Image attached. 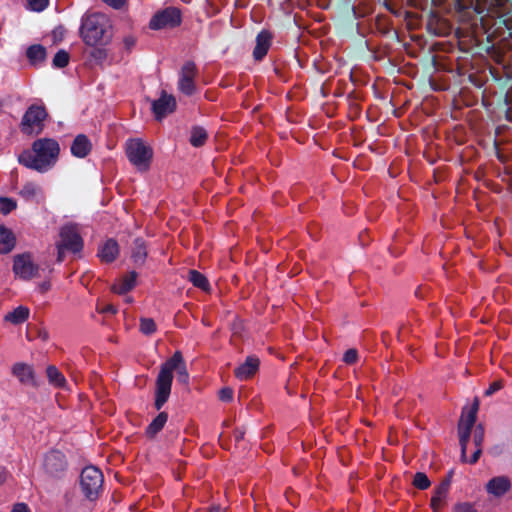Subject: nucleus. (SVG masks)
<instances>
[{
	"label": "nucleus",
	"mask_w": 512,
	"mask_h": 512,
	"mask_svg": "<svg viewBox=\"0 0 512 512\" xmlns=\"http://www.w3.org/2000/svg\"><path fill=\"white\" fill-rule=\"evenodd\" d=\"M481 453H482V447L481 446H475V451H474L473 455L471 456L470 459L466 458L465 462H468L470 464H475L478 461Z\"/></svg>",
	"instance_id": "79ce46f5"
},
{
	"label": "nucleus",
	"mask_w": 512,
	"mask_h": 512,
	"mask_svg": "<svg viewBox=\"0 0 512 512\" xmlns=\"http://www.w3.org/2000/svg\"><path fill=\"white\" fill-rule=\"evenodd\" d=\"M235 438L237 441L241 440L243 438V433L242 432H237L236 435H235Z\"/></svg>",
	"instance_id": "8fccbe9b"
},
{
	"label": "nucleus",
	"mask_w": 512,
	"mask_h": 512,
	"mask_svg": "<svg viewBox=\"0 0 512 512\" xmlns=\"http://www.w3.org/2000/svg\"><path fill=\"white\" fill-rule=\"evenodd\" d=\"M484 441V427L482 424H478L475 427L474 434H473V442L475 446H481Z\"/></svg>",
	"instance_id": "e433bc0d"
},
{
	"label": "nucleus",
	"mask_w": 512,
	"mask_h": 512,
	"mask_svg": "<svg viewBox=\"0 0 512 512\" xmlns=\"http://www.w3.org/2000/svg\"><path fill=\"white\" fill-rule=\"evenodd\" d=\"M13 271L18 277L28 280L36 275L38 266L33 263L30 254H21L14 258Z\"/></svg>",
	"instance_id": "1a4fd4ad"
},
{
	"label": "nucleus",
	"mask_w": 512,
	"mask_h": 512,
	"mask_svg": "<svg viewBox=\"0 0 512 512\" xmlns=\"http://www.w3.org/2000/svg\"><path fill=\"white\" fill-rule=\"evenodd\" d=\"M459 443L461 446V461H466L467 446L470 439L471 430L458 427Z\"/></svg>",
	"instance_id": "7c9ffc66"
},
{
	"label": "nucleus",
	"mask_w": 512,
	"mask_h": 512,
	"mask_svg": "<svg viewBox=\"0 0 512 512\" xmlns=\"http://www.w3.org/2000/svg\"><path fill=\"white\" fill-rule=\"evenodd\" d=\"M176 366L174 367V370L177 372V381L187 385L189 381V374L187 372L182 354L180 353V361L175 363Z\"/></svg>",
	"instance_id": "2f4dec72"
},
{
	"label": "nucleus",
	"mask_w": 512,
	"mask_h": 512,
	"mask_svg": "<svg viewBox=\"0 0 512 512\" xmlns=\"http://www.w3.org/2000/svg\"><path fill=\"white\" fill-rule=\"evenodd\" d=\"M389 104L392 106V107H395V103L392 102V99L389 101Z\"/></svg>",
	"instance_id": "4d7b16f0"
},
{
	"label": "nucleus",
	"mask_w": 512,
	"mask_h": 512,
	"mask_svg": "<svg viewBox=\"0 0 512 512\" xmlns=\"http://www.w3.org/2000/svg\"><path fill=\"white\" fill-rule=\"evenodd\" d=\"M219 397L222 401H231L233 398V391L230 388H223L219 392Z\"/></svg>",
	"instance_id": "ea45409f"
},
{
	"label": "nucleus",
	"mask_w": 512,
	"mask_h": 512,
	"mask_svg": "<svg viewBox=\"0 0 512 512\" xmlns=\"http://www.w3.org/2000/svg\"><path fill=\"white\" fill-rule=\"evenodd\" d=\"M189 280L197 288H200L204 291H207L209 289V282L207 278L196 270L189 271Z\"/></svg>",
	"instance_id": "c756f323"
},
{
	"label": "nucleus",
	"mask_w": 512,
	"mask_h": 512,
	"mask_svg": "<svg viewBox=\"0 0 512 512\" xmlns=\"http://www.w3.org/2000/svg\"><path fill=\"white\" fill-rule=\"evenodd\" d=\"M63 34H64V29L62 27H58L57 29H55L53 31V35L55 38L58 37L59 39H62Z\"/></svg>",
	"instance_id": "de8ad7c7"
},
{
	"label": "nucleus",
	"mask_w": 512,
	"mask_h": 512,
	"mask_svg": "<svg viewBox=\"0 0 512 512\" xmlns=\"http://www.w3.org/2000/svg\"><path fill=\"white\" fill-rule=\"evenodd\" d=\"M272 36L268 31H262L256 38V46L253 51L255 60H261L268 52Z\"/></svg>",
	"instance_id": "6ab92c4d"
},
{
	"label": "nucleus",
	"mask_w": 512,
	"mask_h": 512,
	"mask_svg": "<svg viewBox=\"0 0 512 512\" xmlns=\"http://www.w3.org/2000/svg\"><path fill=\"white\" fill-rule=\"evenodd\" d=\"M210 512H220V508L219 507H214L210 510Z\"/></svg>",
	"instance_id": "3c124183"
},
{
	"label": "nucleus",
	"mask_w": 512,
	"mask_h": 512,
	"mask_svg": "<svg viewBox=\"0 0 512 512\" xmlns=\"http://www.w3.org/2000/svg\"><path fill=\"white\" fill-rule=\"evenodd\" d=\"M134 41L131 39H126V44L127 45H133Z\"/></svg>",
	"instance_id": "603ef678"
},
{
	"label": "nucleus",
	"mask_w": 512,
	"mask_h": 512,
	"mask_svg": "<svg viewBox=\"0 0 512 512\" xmlns=\"http://www.w3.org/2000/svg\"><path fill=\"white\" fill-rule=\"evenodd\" d=\"M59 241L56 242L57 261L62 262L65 258L66 251L77 253L83 247L82 238L75 225H65L61 227L59 232Z\"/></svg>",
	"instance_id": "39448f33"
},
{
	"label": "nucleus",
	"mask_w": 512,
	"mask_h": 512,
	"mask_svg": "<svg viewBox=\"0 0 512 512\" xmlns=\"http://www.w3.org/2000/svg\"><path fill=\"white\" fill-rule=\"evenodd\" d=\"M17 204H16V201L11 199V198H7V197H0V211L6 215L8 213H10L12 210H14L16 208Z\"/></svg>",
	"instance_id": "f704fd0d"
},
{
	"label": "nucleus",
	"mask_w": 512,
	"mask_h": 512,
	"mask_svg": "<svg viewBox=\"0 0 512 512\" xmlns=\"http://www.w3.org/2000/svg\"><path fill=\"white\" fill-rule=\"evenodd\" d=\"M431 482L428 479L427 475L423 472H417L413 479V485L420 489L425 490L430 486Z\"/></svg>",
	"instance_id": "473e14b6"
},
{
	"label": "nucleus",
	"mask_w": 512,
	"mask_h": 512,
	"mask_svg": "<svg viewBox=\"0 0 512 512\" xmlns=\"http://www.w3.org/2000/svg\"><path fill=\"white\" fill-rule=\"evenodd\" d=\"M7 478L6 470L0 466V485L5 482Z\"/></svg>",
	"instance_id": "09e8293b"
},
{
	"label": "nucleus",
	"mask_w": 512,
	"mask_h": 512,
	"mask_svg": "<svg viewBox=\"0 0 512 512\" xmlns=\"http://www.w3.org/2000/svg\"><path fill=\"white\" fill-rule=\"evenodd\" d=\"M11 512H29V508L25 503H17L13 506Z\"/></svg>",
	"instance_id": "c03bdc74"
},
{
	"label": "nucleus",
	"mask_w": 512,
	"mask_h": 512,
	"mask_svg": "<svg viewBox=\"0 0 512 512\" xmlns=\"http://www.w3.org/2000/svg\"><path fill=\"white\" fill-rule=\"evenodd\" d=\"M486 100H487V98H482V103H483V105H485V106H487V105H488V103H487V101H486Z\"/></svg>",
	"instance_id": "5fc2aeb1"
},
{
	"label": "nucleus",
	"mask_w": 512,
	"mask_h": 512,
	"mask_svg": "<svg viewBox=\"0 0 512 512\" xmlns=\"http://www.w3.org/2000/svg\"><path fill=\"white\" fill-rule=\"evenodd\" d=\"M100 312L115 314L117 312V309L112 304H105L101 308Z\"/></svg>",
	"instance_id": "a18cd8bd"
},
{
	"label": "nucleus",
	"mask_w": 512,
	"mask_h": 512,
	"mask_svg": "<svg viewBox=\"0 0 512 512\" xmlns=\"http://www.w3.org/2000/svg\"><path fill=\"white\" fill-rule=\"evenodd\" d=\"M46 116L47 113L43 106H31L23 116L22 132L28 135L40 133Z\"/></svg>",
	"instance_id": "0eeeda50"
},
{
	"label": "nucleus",
	"mask_w": 512,
	"mask_h": 512,
	"mask_svg": "<svg viewBox=\"0 0 512 512\" xmlns=\"http://www.w3.org/2000/svg\"><path fill=\"white\" fill-rule=\"evenodd\" d=\"M502 382L501 381H495L493 382L488 389L485 391L486 396H491L495 392L499 391L502 388Z\"/></svg>",
	"instance_id": "a19ab883"
},
{
	"label": "nucleus",
	"mask_w": 512,
	"mask_h": 512,
	"mask_svg": "<svg viewBox=\"0 0 512 512\" xmlns=\"http://www.w3.org/2000/svg\"><path fill=\"white\" fill-rule=\"evenodd\" d=\"M91 149L92 144L84 134L77 135L71 144V153L78 158L86 157Z\"/></svg>",
	"instance_id": "a211bd4d"
},
{
	"label": "nucleus",
	"mask_w": 512,
	"mask_h": 512,
	"mask_svg": "<svg viewBox=\"0 0 512 512\" xmlns=\"http://www.w3.org/2000/svg\"><path fill=\"white\" fill-rule=\"evenodd\" d=\"M147 256L146 246L142 239H135L132 248V258L136 264H142Z\"/></svg>",
	"instance_id": "cd10ccee"
},
{
	"label": "nucleus",
	"mask_w": 512,
	"mask_h": 512,
	"mask_svg": "<svg viewBox=\"0 0 512 512\" xmlns=\"http://www.w3.org/2000/svg\"><path fill=\"white\" fill-rule=\"evenodd\" d=\"M196 75V66L193 62H186L181 68L179 89L183 94H192L194 92V77Z\"/></svg>",
	"instance_id": "9b49d317"
},
{
	"label": "nucleus",
	"mask_w": 512,
	"mask_h": 512,
	"mask_svg": "<svg viewBox=\"0 0 512 512\" xmlns=\"http://www.w3.org/2000/svg\"><path fill=\"white\" fill-rule=\"evenodd\" d=\"M28 6L31 10L40 12L44 10L47 6L49 1L48 0H27Z\"/></svg>",
	"instance_id": "4c0bfd02"
},
{
	"label": "nucleus",
	"mask_w": 512,
	"mask_h": 512,
	"mask_svg": "<svg viewBox=\"0 0 512 512\" xmlns=\"http://www.w3.org/2000/svg\"><path fill=\"white\" fill-rule=\"evenodd\" d=\"M176 98H156L151 102V109L156 120L160 121L176 109Z\"/></svg>",
	"instance_id": "f8f14e48"
},
{
	"label": "nucleus",
	"mask_w": 512,
	"mask_h": 512,
	"mask_svg": "<svg viewBox=\"0 0 512 512\" xmlns=\"http://www.w3.org/2000/svg\"><path fill=\"white\" fill-rule=\"evenodd\" d=\"M119 254V248L113 239L107 240L100 248L98 256L103 262L110 263L116 259Z\"/></svg>",
	"instance_id": "412c9836"
},
{
	"label": "nucleus",
	"mask_w": 512,
	"mask_h": 512,
	"mask_svg": "<svg viewBox=\"0 0 512 512\" xmlns=\"http://www.w3.org/2000/svg\"><path fill=\"white\" fill-rule=\"evenodd\" d=\"M46 374L49 383L56 388H65L66 379L64 375L55 366H48Z\"/></svg>",
	"instance_id": "393cba45"
},
{
	"label": "nucleus",
	"mask_w": 512,
	"mask_h": 512,
	"mask_svg": "<svg viewBox=\"0 0 512 512\" xmlns=\"http://www.w3.org/2000/svg\"><path fill=\"white\" fill-rule=\"evenodd\" d=\"M449 488H450V480L445 479L434 490V494L431 498V503H430V506L434 512H438V510L441 508L443 501L447 498Z\"/></svg>",
	"instance_id": "aec40b11"
},
{
	"label": "nucleus",
	"mask_w": 512,
	"mask_h": 512,
	"mask_svg": "<svg viewBox=\"0 0 512 512\" xmlns=\"http://www.w3.org/2000/svg\"><path fill=\"white\" fill-rule=\"evenodd\" d=\"M358 358V353L355 349H349L345 352L344 356H343V361L346 363V364H353L356 362Z\"/></svg>",
	"instance_id": "58836bf2"
},
{
	"label": "nucleus",
	"mask_w": 512,
	"mask_h": 512,
	"mask_svg": "<svg viewBox=\"0 0 512 512\" xmlns=\"http://www.w3.org/2000/svg\"><path fill=\"white\" fill-rule=\"evenodd\" d=\"M59 154L60 146L55 139L40 138L32 143L30 149H25L18 155V162L38 173H46L55 166Z\"/></svg>",
	"instance_id": "f257e3e1"
},
{
	"label": "nucleus",
	"mask_w": 512,
	"mask_h": 512,
	"mask_svg": "<svg viewBox=\"0 0 512 512\" xmlns=\"http://www.w3.org/2000/svg\"><path fill=\"white\" fill-rule=\"evenodd\" d=\"M19 195L27 202L43 203L45 195L43 189L34 182H27L19 192Z\"/></svg>",
	"instance_id": "4468645a"
},
{
	"label": "nucleus",
	"mask_w": 512,
	"mask_h": 512,
	"mask_svg": "<svg viewBox=\"0 0 512 512\" xmlns=\"http://www.w3.org/2000/svg\"><path fill=\"white\" fill-rule=\"evenodd\" d=\"M114 9H120L125 5L126 0H102Z\"/></svg>",
	"instance_id": "37998d69"
},
{
	"label": "nucleus",
	"mask_w": 512,
	"mask_h": 512,
	"mask_svg": "<svg viewBox=\"0 0 512 512\" xmlns=\"http://www.w3.org/2000/svg\"><path fill=\"white\" fill-rule=\"evenodd\" d=\"M26 56L31 65L36 66L46 58V50L42 45H32L26 51Z\"/></svg>",
	"instance_id": "4be33fe9"
},
{
	"label": "nucleus",
	"mask_w": 512,
	"mask_h": 512,
	"mask_svg": "<svg viewBox=\"0 0 512 512\" xmlns=\"http://www.w3.org/2000/svg\"><path fill=\"white\" fill-rule=\"evenodd\" d=\"M168 416L165 412H161L147 427L146 433L150 437L155 436L167 422Z\"/></svg>",
	"instance_id": "c85d7f7f"
},
{
	"label": "nucleus",
	"mask_w": 512,
	"mask_h": 512,
	"mask_svg": "<svg viewBox=\"0 0 512 512\" xmlns=\"http://www.w3.org/2000/svg\"><path fill=\"white\" fill-rule=\"evenodd\" d=\"M207 138H208L207 131L203 127H200V126L192 127L191 132H190V139H189L192 146L200 147V146L204 145Z\"/></svg>",
	"instance_id": "bb28decb"
},
{
	"label": "nucleus",
	"mask_w": 512,
	"mask_h": 512,
	"mask_svg": "<svg viewBox=\"0 0 512 512\" xmlns=\"http://www.w3.org/2000/svg\"><path fill=\"white\" fill-rule=\"evenodd\" d=\"M67 467V462L63 453L52 450L46 454L44 459L45 471L54 477H59Z\"/></svg>",
	"instance_id": "9d476101"
},
{
	"label": "nucleus",
	"mask_w": 512,
	"mask_h": 512,
	"mask_svg": "<svg viewBox=\"0 0 512 512\" xmlns=\"http://www.w3.org/2000/svg\"><path fill=\"white\" fill-rule=\"evenodd\" d=\"M68 62L69 54L64 50L58 51L53 58V64L59 68L65 67L68 64Z\"/></svg>",
	"instance_id": "c9c22d12"
},
{
	"label": "nucleus",
	"mask_w": 512,
	"mask_h": 512,
	"mask_svg": "<svg viewBox=\"0 0 512 512\" xmlns=\"http://www.w3.org/2000/svg\"><path fill=\"white\" fill-rule=\"evenodd\" d=\"M137 274L130 272L126 275L119 284L113 286V291L118 294H125L132 290L136 285Z\"/></svg>",
	"instance_id": "b1692460"
},
{
	"label": "nucleus",
	"mask_w": 512,
	"mask_h": 512,
	"mask_svg": "<svg viewBox=\"0 0 512 512\" xmlns=\"http://www.w3.org/2000/svg\"><path fill=\"white\" fill-rule=\"evenodd\" d=\"M29 309L25 306H19L12 312L5 315L4 320L12 324H20L25 322L29 317Z\"/></svg>",
	"instance_id": "5701e85b"
},
{
	"label": "nucleus",
	"mask_w": 512,
	"mask_h": 512,
	"mask_svg": "<svg viewBox=\"0 0 512 512\" xmlns=\"http://www.w3.org/2000/svg\"><path fill=\"white\" fill-rule=\"evenodd\" d=\"M126 301H127V302H131V301H132V299H131L130 297H128V298L126 299Z\"/></svg>",
	"instance_id": "13d9d810"
},
{
	"label": "nucleus",
	"mask_w": 512,
	"mask_h": 512,
	"mask_svg": "<svg viewBox=\"0 0 512 512\" xmlns=\"http://www.w3.org/2000/svg\"><path fill=\"white\" fill-rule=\"evenodd\" d=\"M181 21L180 11L176 8H167L156 15L150 20L149 26L151 29H164L177 26Z\"/></svg>",
	"instance_id": "6e6552de"
},
{
	"label": "nucleus",
	"mask_w": 512,
	"mask_h": 512,
	"mask_svg": "<svg viewBox=\"0 0 512 512\" xmlns=\"http://www.w3.org/2000/svg\"><path fill=\"white\" fill-rule=\"evenodd\" d=\"M50 287H51V284H50V282H48V281H44L43 283H41V284L39 285V289H40V291H41V292H43V293H44V292H46V291H48V290L50 289Z\"/></svg>",
	"instance_id": "49530a36"
},
{
	"label": "nucleus",
	"mask_w": 512,
	"mask_h": 512,
	"mask_svg": "<svg viewBox=\"0 0 512 512\" xmlns=\"http://www.w3.org/2000/svg\"><path fill=\"white\" fill-rule=\"evenodd\" d=\"M260 361L255 356H248L243 364L235 369V376L240 380H246L253 376L259 368Z\"/></svg>",
	"instance_id": "f3484780"
},
{
	"label": "nucleus",
	"mask_w": 512,
	"mask_h": 512,
	"mask_svg": "<svg viewBox=\"0 0 512 512\" xmlns=\"http://www.w3.org/2000/svg\"><path fill=\"white\" fill-rule=\"evenodd\" d=\"M140 331L145 335H151L156 331V324L152 318L140 319Z\"/></svg>",
	"instance_id": "72a5a7b5"
},
{
	"label": "nucleus",
	"mask_w": 512,
	"mask_h": 512,
	"mask_svg": "<svg viewBox=\"0 0 512 512\" xmlns=\"http://www.w3.org/2000/svg\"><path fill=\"white\" fill-rule=\"evenodd\" d=\"M511 482L506 476H497L492 478L486 484V490L495 497H500L509 491Z\"/></svg>",
	"instance_id": "2eb2a0df"
},
{
	"label": "nucleus",
	"mask_w": 512,
	"mask_h": 512,
	"mask_svg": "<svg viewBox=\"0 0 512 512\" xmlns=\"http://www.w3.org/2000/svg\"><path fill=\"white\" fill-rule=\"evenodd\" d=\"M14 247V237L10 230L0 226V253H9Z\"/></svg>",
	"instance_id": "a878e982"
},
{
	"label": "nucleus",
	"mask_w": 512,
	"mask_h": 512,
	"mask_svg": "<svg viewBox=\"0 0 512 512\" xmlns=\"http://www.w3.org/2000/svg\"><path fill=\"white\" fill-rule=\"evenodd\" d=\"M126 155L139 172H146L150 168L153 149L139 138L129 139L126 142Z\"/></svg>",
	"instance_id": "20e7f679"
},
{
	"label": "nucleus",
	"mask_w": 512,
	"mask_h": 512,
	"mask_svg": "<svg viewBox=\"0 0 512 512\" xmlns=\"http://www.w3.org/2000/svg\"><path fill=\"white\" fill-rule=\"evenodd\" d=\"M108 18L101 13L87 16L81 25L80 33L83 41L90 46L106 43L110 36Z\"/></svg>",
	"instance_id": "f03ea898"
},
{
	"label": "nucleus",
	"mask_w": 512,
	"mask_h": 512,
	"mask_svg": "<svg viewBox=\"0 0 512 512\" xmlns=\"http://www.w3.org/2000/svg\"><path fill=\"white\" fill-rule=\"evenodd\" d=\"M179 361L180 352L177 351L160 367L155 388V408L157 410H160L163 407L170 396L173 381V371L174 367L176 366L175 363Z\"/></svg>",
	"instance_id": "7ed1b4c3"
},
{
	"label": "nucleus",
	"mask_w": 512,
	"mask_h": 512,
	"mask_svg": "<svg viewBox=\"0 0 512 512\" xmlns=\"http://www.w3.org/2000/svg\"><path fill=\"white\" fill-rule=\"evenodd\" d=\"M12 374L24 385L37 386L35 373L30 365L16 363L12 367Z\"/></svg>",
	"instance_id": "ddd939ff"
},
{
	"label": "nucleus",
	"mask_w": 512,
	"mask_h": 512,
	"mask_svg": "<svg viewBox=\"0 0 512 512\" xmlns=\"http://www.w3.org/2000/svg\"><path fill=\"white\" fill-rule=\"evenodd\" d=\"M509 99H510V98H505V104H506V105L511 104V102L509 101Z\"/></svg>",
	"instance_id": "6e6d98bb"
},
{
	"label": "nucleus",
	"mask_w": 512,
	"mask_h": 512,
	"mask_svg": "<svg viewBox=\"0 0 512 512\" xmlns=\"http://www.w3.org/2000/svg\"><path fill=\"white\" fill-rule=\"evenodd\" d=\"M161 96H162V97H165V96H167V95H166V93H165V92H162Z\"/></svg>",
	"instance_id": "bf43d9fd"
},
{
	"label": "nucleus",
	"mask_w": 512,
	"mask_h": 512,
	"mask_svg": "<svg viewBox=\"0 0 512 512\" xmlns=\"http://www.w3.org/2000/svg\"><path fill=\"white\" fill-rule=\"evenodd\" d=\"M479 409V399L475 398L471 407H464L461 418L458 423L459 428L472 430L477 419Z\"/></svg>",
	"instance_id": "dca6fc26"
},
{
	"label": "nucleus",
	"mask_w": 512,
	"mask_h": 512,
	"mask_svg": "<svg viewBox=\"0 0 512 512\" xmlns=\"http://www.w3.org/2000/svg\"><path fill=\"white\" fill-rule=\"evenodd\" d=\"M80 486L87 499L96 500L103 486L102 472L94 466L85 467L80 475Z\"/></svg>",
	"instance_id": "423d86ee"
},
{
	"label": "nucleus",
	"mask_w": 512,
	"mask_h": 512,
	"mask_svg": "<svg viewBox=\"0 0 512 512\" xmlns=\"http://www.w3.org/2000/svg\"><path fill=\"white\" fill-rule=\"evenodd\" d=\"M452 475H453V471L451 470L449 473H448V476L446 479H449L451 481V478H452Z\"/></svg>",
	"instance_id": "864d4df0"
}]
</instances>
